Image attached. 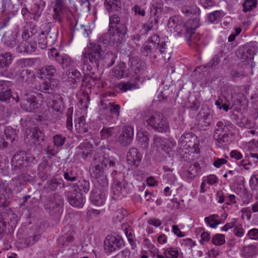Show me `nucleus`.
Segmentation results:
<instances>
[{
	"instance_id": "f257e3e1",
	"label": "nucleus",
	"mask_w": 258,
	"mask_h": 258,
	"mask_svg": "<svg viewBox=\"0 0 258 258\" xmlns=\"http://www.w3.org/2000/svg\"><path fill=\"white\" fill-rule=\"evenodd\" d=\"M142 55L156 58L161 55L165 60H169L171 57V50L167 47L165 41L158 35H153L146 41L141 48Z\"/></svg>"
},
{
	"instance_id": "f03ea898",
	"label": "nucleus",
	"mask_w": 258,
	"mask_h": 258,
	"mask_svg": "<svg viewBox=\"0 0 258 258\" xmlns=\"http://www.w3.org/2000/svg\"><path fill=\"white\" fill-rule=\"evenodd\" d=\"M128 64L130 66V73L133 72L137 76L135 77L136 81L134 83L127 82L126 83H121L119 84V88L124 92L127 90H131L139 88L137 81L140 80L139 75L142 73L145 69V63L137 57H130Z\"/></svg>"
},
{
	"instance_id": "7ed1b4c3",
	"label": "nucleus",
	"mask_w": 258,
	"mask_h": 258,
	"mask_svg": "<svg viewBox=\"0 0 258 258\" xmlns=\"http://www.w3.org/2000/svg\"><path fill=\"white\" fill-rule=\"evenodd\" d=\"M168 26L171 31L180 34L183 32L187 34L189 30L191 33L193 32L194 29L199 27L198 20L189 19L186 23H184L179 16H174L170 17L168 23Z\"/></svg>"
},
{
	"instance_id": "20e7f679",
	"label": "nucleus",
	"mask_w": 258,
	"mask_h": 258,
	"mask_svg": "<svg viewBox=\"0 0 258 258\" xmlns=\"http://www.w3.org/2000/svg\"><path fill=\"white\" fill-rule=\"evenodd\" d=\"M143 118L148 125L151 126L158 132H166L169 127L164 116L160 112H145Z\"/></svg>"
},
{
	"instance_id": "39448f33",
	"label": "nucleus",
	"mask_w": 258,
	"mask_h": 258,
	"mask_svg": "<svg viewBox=\"0 0 258 258\" xmlns=\"http://www.w3.org/2000/svg\"><path fill=\"white\" fill-rule=\"evenodd\" d=\"M225 102L221 99H219L215 102L216 105L220 109H223L227 112L235 106H239L241 101L239 99L235 98V90L232 87H227L224 94Z\"/></svg>"
},
{
	"instance_id": "423d86ee",
	"label": "nucleus",
	"mask_w": 258,
	"mask_h": 258,
	"mask_svg": "<svg viewBox=\"0 0 258 258\" xmlns=\"http://www.w3.org/2000/svg\"><path fill=\"white\" fill-rule=\"evenodd\" d=\"M104 53V52L99 43L91 44L90 46L86 49L83 53V61L85 62L89 59L91 63L98 67Z\"/></svg>"
},
{
	"instance_id": "0eeeda50",
	"label": "nucleus",
	"mask_w": 258,
	"mask_h": 258,
	"mask_svg": "<svg viewBox=\"0 0 258 258\" xmlns=\"http://www.w3.org/2000/svg\"><path fill=\"white\" fill-rule=\"evenodd\" d=\"M37 97H41V94L35 92H25L22 97L20 101L21 107L27 112H33L37 109L40 104L37 100Z\"/></svg>"
},
{
	"instance_id": "6e6552de",
	"label": "nucleus",
	"mask_w": 258,
	"mask_h": 258,
	"mask_svg": "<svg viewBox=\"0 0 258 258\" xmlns=\"http://www.w3.org/2000/svg\"><path fill=\"white\" fill-rule=\"evenodd\" d=\"M63 199L59 195H53L49 198L44 204V209L50 215L62 211Z\"/></svg>"
},
{
	"instance_id": "1a4fd4ad",
	"label": "nucleus",
	"mask_w": 258,
	"mask_h": 258,
	"mask_svg": "<svg viewBox=\"0 0 258 258\" xmlns=\"http://www.w3.org/2000/svg\"><path fill=\"white\" fill-rule=\"evenodd\" d=\"M48 57L60 64L62 68H69L73 65V62L69 55L65 54H60L55 48L50 49L48 52Z\"/></svg>"
},
{
	"instance_id": "9d476101",
	"label": "nucleus",
	"mask_w": 258,
	"mask_h": 258,
	"mask_svg": "<svg viewBox=\"0 0 258 258\" xmlns=\"http://www.w3.org/2000/svg\"><path fill=\"white\" fill-rule=\"evenodd\" d=\"M123 244V241L119 236L107 235L104 241V248L106 253H111Z\"/></svg>"
},
{
	"instance_id": "9b49d317",
	"label": "nucleus",
	"mask_w": 258,
	"mask_h": 258,
	"mask_svg": "<svg viewBox=\"0 0 258 258\" xmlns=\"http://www.w3.org/2000/svg\"><path fill=\"white\" fill-rule=\"evenodd\" d=\"M16 186L15 183L11 182L5 185L0 180V207H3L5 205L4 201L1 203V200L3 199L10 198L14 191L17 192L19 191Z\"/></svg>"
},
{
	"instance_id": "f8f14e48",
	"label": "nucleus",
	"mask_w": 258,
	"mask_h": 258,
	"mask_svg": "<svg viewBox=\"0 0 258 258\" xmlns=\"http://www.w3.org/2000/svg\"><path fill=\"white\" fill-rule=\"evenodd\" d=\"M35 160V158L30 154H27L24 151H17L13 156L12 160L13 165H15V168H19L21 166H23L26 162H31Z\"/></svg>"
},
{
	"instance_id": "ddd939ff",
	"label": "nucleus",
	"mask_w": 258,
	"mask_h": 258,
	"mask_svg": "<svg viewBox=\"0 0 258 258\" xmlns=\"http://www.w3.org/2000/svg\"><path fill=\"white\" fill-rule=\"evenodd\" d=\"M67 197L70 204L73 207L82 208L85 203L82 194L76 189L67 192Z\"/></svg>"
},
{
	"instance_id": "4468645a",
	"label": "nucleus",
	"mask_w": 258,
	"mask_h": 258,
	"mask_svg": "<svg viewBox=\"0 0 258 258\" xmlns=\"http://www.w3.org/2000/svg\"><path fill=\"white\" fill-rule=\"evenodd\" d=\"M127 33V27L125 24H121L120 26H117L115 32L110 36V42L115 44L117 46L125 40Z\"/></svg>"
},
{
	"instance_id": "2eb2a0df",
	"label": "nucleus",
	"mask_w": 258,
	"mask_h": 258,
	"mask_svg": "<svg viewBox=\"0 0 258 258\" xmlns=\"http://www.w3.org/2000/svg\"><path fill=\"white\" fill-rule=\"evenodd\" d=\"M94 156L96 158H99L100 163L104 167L105 169L115 168L116 165H118L117 159L113 156L105 154L102 152L97 153Z\"/></svg>"
},
{
	"instance_id": "dca6fc26",
	"label": "nucleus",
	"mask_w": 258,
	"mask_h": 258,
	"mask_svg": "<svg viewBox=\"0 0 258 258\" xmlns=\"http://www.w3.org/2000/svg\"><path fill=\"white\" fill-rule=\"evenodd\" d=\"M234 125L231 122L223 119L217 122L214 133L229 135L234 130Z\"/></svg>"
},
{
	"instance_id": "f3484780",
	"label": "nucleus",
	"mask_w": 258,
	"mask_h": 258,
	"mask_svg": "<svg viewBox=\"0 0 258 258\" xmlns=\"http://www.w3.org/2000/svg\"><path fill=\"white\" fill-rule=\"evenodd\" d=\"M134 138V128L131 126H126L122 128L121 133L118 137V141L123 146L131 144Z\"/></svg>"
},
{
	"instance_id": "a211bd4d",
	"label": "nucleus",
	"mask_w": 258,
	"mask_h": 258,
	"mask_svg": "<svg viewBox=\"0 0 258 258\" xmlns=\"http://www.w3.org/2000/svg\"><path fill=\"white\" fill-rule=\"evenodd\" d=\"M142 158V154L136 148H131L127 153V162L132 167L133 166H134V168L137 167L139 165Z\"/></svg>"
},
{
	"instance_id": "6ab92c4d",
	"label": "nucleus",
	"mask_w": 258,
	"mask_h": 258,
	"mask_svg": "<svg viewBox=\"0 0 258 258\" xmlns=\"http://www.w3.org/2000/svg\"><path fill=\"white\" fill-rule=\"evenodd\" d=\"M106 193V190L95 187L93 189L90 197L91 202L96 206H99L103 205L105 202Z\"/></svg>"
},
{
	"instance_id": "aec40b11",
	"label": "nucleus",
	"mask_w": 258,
	"mask_h": 258,
	"mask_svg": "<svg viewBox=\"0 0 258 258\" xmlns=\"http://www.w3.org/2000/svg\"><path fill=\"white\" fill-rule=\"evenodd\" d=\"M37 48L36 41H27L22 40L16 48V51L18 53H31L34 52Z\"/></svg>"
},
{
	"instance_id": "412c9836",
	"label": "nucleus",
	"mask_w": 258,
	"mask_h": 258,
	"mask_svg": "<svg viewBox=\"0 0 258 258\" xmlns=\"http://www.w3.org/2000/svg\"><path fill=\"white\" fill-rule=\"evenodd\" d=\"M197 137L192 133H185L180 137L179 144L183 149L193 147L195 145Z\"/></svg>"
},
{
	"instance_id": "4be33fe9",
	"label": "nucleus",
	"mask_w": 258,
	"mask_h": 258,
	"mask_svg": "<svg viewBox=\"0 0 258 258\" xmlns=\"http://www.w3.org/2000/svg\"><path fill=\"white\" fill-rule=\"evenodd\" d=\"M104 167L100 163L99 158L94 156L90 169V174L93 178H97L104 174Z\"/></svg>"
},
{
	"instance_id": "5701e85b",
	"label": "nucleus",
	"mask_w": 258,
	"mask_h": 258,
	"mask_svg": "<svg viewBox=\"0 0 258 258\" xmlns=\"http://www.w3.org/2000/svg\"><path fill=\"white\" fill-rule=\"evenodd\" d=\"M29 140V144L33 145L35 147L39 145L44 140L43 134L41 131L37 128H34L30 131V133L27 135Z\"/></svg>"
},
{
	"instance_id": "b1692460",
	"label": "nucleus",
	"mask_w": 258,
	"mask_h": 258,
	"mask_svg": "<svg viewBox=\"0 0 258 258\" xmlns=\"http://www.w3.org/2000/svg\"><path fill=\"white\" fill-rule=\"evenodd\" d=\"M195 29H194L193 32L192 33H191V31L189 30L188 31H187V34L185 33V34L186 38H187L188 36L189 37V39L188 40L189 41V45L196 51H199L201 50L202 43L200 40V35L195 33Z\"/></svg>"
},
{
	"instance_id": "393cba45",
	"label": "nucleus",
	"mask_w": 258,
	"mask_h": 258,
	"mask_svg": "<svg viewBox=\"0 0 258 258\" xmlns=\"http://www.w3.org/2000/svg\"><path fill=\"white\" fill-rule=\"evenodd\" d=\"M19 33V30L16 29L13 31H8L6 32L3 36V41L7 46L13 48L17 44H19L17 40V37Z\"/></svg>"
},
{
	"instance_id": "a878e982",
	"label": "nucleus",
	"mask_w": 258,
	"mask_h": 258,
	"mask_svg": "<svg viewBox=\"0 0 258 258\" xmlns=\"http://www.w3.org/2000/svg\"><path fill=\"white\" fill-rule=\"evenodd\" d=\"M66 0H55V6L53 8L54 14L53 15V19L55 21L61 23L62 21V15L65 9Z\"/></svg>"
},
{
	"instance_id": "bb28decb",
	"label": "nucleus",
	"mask_w": 258,
	"mask_h": 258,
	"mask_svg": "<svg viewBox=\"0 0 258 258\" xmlns=\"http://www.w3.org/2000/svg\"><path fill=\"white\" fill-rule=\"evenodd\" d=\"M9 81L0 80V100L7 102L12 96Z\"/></svg>"
},
{
	"instance_id": "cd10ccee",
	"label": "nucleus",
	"mask_w": 258,
	"mask_h": 258,
	"mask_svg": "<svg viewBox=\"0 0 258 258\" xmlns=\"http://www.w3.org/2000/svg\"><path fill=\"white\" fill-rule=\"evenodd\" d=\"M130 74V69L126 68L124 62H120L112 69V75L117 79L127 77Z\"/></svg>"
},
{
	"instance_id": "c85d7f7f",
	"label": "nucleus",
	"mask_w": 258,
	"mask_h": 258,
	"mask_svg": "<svg viewBox=\"0 0 258 258\" xmlns=\"http://www.w3.org/2000/svg\"><path fill=\"white\" fill-rule=\"evenodd\" d=\"M37 73L41 79L46 78L50 80L52 77L56 76L57 71L54 66L46 65L40 69Z\"/></svg>"
},
{
	"instance_id": "c756f323",
	"label": "nucleus",
	"mask_w": 258,
	"mask_h": 258,
	"mask_svg": "<svg viewBox=\"0 0 258 258\" xmlns=\"http://www.w3.org/2000/svg\"><path fill=\"white\" fill-rule=\"evenodd\" d=\"M258 254V243L243 246L241 255L245 258H253Z\"/></svg>"
},
{
	"instance_id": "7c9ffc66",
	"label": "nucleus",
	"mask_w": 258,
	"mask_h": 258,
	"mask_svg": "<svg viewBox=\"0 0 258 258\" xmlns=\"http://www.w3.org/2000/svg\"><path fill=\"white\" fill-rule=\"evenodd\" d=\"M200 170V164L195 162L184 169L182 172V176L187 179H192L198 175Z\"/></svg>"
},
{
	"instance_id": "2f4dec72",
	"label": "nucleus",
	"mask_w": 258,
	"mask_h": 258,
	"mask_svg": "<svg viewBox=\"0 0 258 258\" xmlns=\"http://www.w3.org/2000/svg\"><path fill=\"white\" fill-rule=\"evenodd\" d=\"M66 75L67 77L66 81L70 83L72 87L76 88L77 82L81 78L80 72L76 69H71L66 72Z\"/></svg>"
},
{
	"instance_id": "473e14b6",
	"label": "nucleus",
	"mask_w": 258,
	"mask_h": 258,
	"mask_svg": "<svg viewBox=\"0 0 258 258\" xmlns=\"http://www.w3.org/2000/svg\"><path fill=\"white\" fill-rule=\"evenodd\" d=\"M13 61L12 54L9 52L0 54V72L4 75L3 72L6 71Z\"/></svg>"
},
{
	"instance_id": "72a5a7b5",
	"label": "nucleus",
	"mask_w": 258,
	"mask_h": 258,
	"mask_svg": "<svg viewBox=\"0 0 258 258\" xmlns=\"http://www.w3.org/2000/svg\"><path fill=\"white\" fill-rule=\"evenodd\" d=\"M58 81L53 79L43 82L39 86V90L44 93L52 94L57 87Z\"/></svg>"
},
{
	"instance_id": "f704fd0d",
	"label": "nucleus",
	"mask_w": 258,
	"mask_h": 258,
	"mask_svg": "<svg viewBox=\"0 0 258 258\" xmlns=\"http://www.w3.org/2000/svg\"><path fill=\"white\" fill-rule=\"evenodd\" d=\"M36 76L35 73L28 69L22 70L19 74V80L26 84H31L33 83Z\"/></svg>"
},
{
	"instance_id": "c9c22d12",
	"label": "nucleus",
	"mask_w": 258,
	"mask_h": 258,
	"mask_svg": "<svg viewBox=\"0 0 258 258\" xmlns=\"http://www.w3.org/2000/svg\"><path fill=\"white\" fill-rule=\"evenodd\" d=\"M50 168L51 167L46 160H43L40 163L38 167V175L41 180H44L46 179L47 176L50 174Z\"/></svg>"
},
{
	"instance_id": "e433bc0d",
	"label": "nucleus",
	"mask_w": 258,
	"mask_h": 258,
	"mask_svg": "<svg viewBox=\"0 0 258 258\" xmlns=\"http://www.w3.org/2000/svg\"><path fill=\"white\" fill-rule=\"evenodd\" d=\"M149 134L146 131H139L137 135L139 145L144 150H147L149 144Z\"/></svg>"
},
{
	"instance_id": "4c0bfd02",
	"label": "nucleus",
	"mask_w": 258,
	"mask_h": 258,
	"mask_svg": "<svg viewBox=\"0 0 258 258\" xmlns=\"http://www.w3.org/2000/svg\"><path fill=\"white\" fill-rule=\"evenodd\" d=\"M64 231L66 232L58 239V243L62 246L67 245V242H72L74 240L75 232L71 227H66Z\"/></svg>"
},
{
	"instance_id": "58836bf2",
	"label": "nucleus",
	"mask_w": 258,
	"mask_h": 258,
	"mask_svg": "<svg viewBox=\"0 0 258 258\" xmlns=\"http://www.w3.org/2000/svg\"><path fill=\"white\" fill-rule=\"evenodd\" d=\"M75 126L78 132L80 134L87 132L89 130V125L86 123L84 116H81L75 119Z\"/></svg>"
},
{
	"instance_id": "ea45409f",
	"label": "nucleus",
	"mask_w": 258,
	"mask_h": 258,
	"mask_svg": "<svg viewBox=\"0 0 258 258\" xmlns=\"http://www.w3.org/2000/svg\"><path fill=\"white\" fill-rule=\"evenodd\" d=\"M101 106L104 109L108 110L110 114L118 117L119 115L120 106L118 104H115L114 102L105 103L103 101L101 102Z\"/></svg>"
},
{
	"instance_id": "a19ab883",
	"label": "nucleus",
	"mask_w": 258,
	"mask_h": 258,
	"mask_svg": "<svg viewBox=\"0 0 258 258\" xmlns=\"http://www.w3.org/2000/svg\"><path fill=\"white\" fill-rule=\"evenodd\" d=\"M104 6L108 12L119 11L121 9V4L119 0H105Z\"/></svg>"
},
{
	"instance_id": "79ce46f5",
	"label": "nucleus",
	"mask_w": 258,
	"mask_h": 258,
	"mask_svg": "<svg viewBox=\"0 0 258 258\" xmlns=\"http://www.w3.org/2000/svg\"><path fill=\"white\" fill-rule=\"evenodd\" d=\"M78 148L80 150L79 154L86 158L91 155L93 147L90 143L85 142L80 144Z\"/></svg>"
},
{
	"instance_id": "37998d69",
	"label": "nucleus",
	"mask_w": 258,
	"mask_h": 258,
	"mask_svg": "<svg viewBox=\"0 0 258 258\" xmlns=\"http://www.w3.org/2000/svg\"><path fill=\"white\" fill-rule=\"evenodd\" d=\"M112 190L115 195L118 196L122 191L123 189H124L127 186V182L122 180V181H119L117 178H114L113 181Z\"/></svg>"
},
{
	"instance_id": "c03bdc74",
	"label": "nucleus",
	"mask_w": 258,
	"mask_h": 258,
	"mask_svg": "<svg viewBox=\"0 0 258 258\" xmlns=\"http://www.w3.org/2000/svg\"><path fill=\"white\" fill-rule=\"evenodd\" d=\"M63 186V181L60 178H52L47 181V187L51 190H57Z\"/></svg>"
},
{
	"instance_id": "a18cd8bd",
	"label": "nucleus",
	"mask_w": 258,
	"mask_h": 258,
	"mask_svg": "<svg viewBox=\"0 0 258 258\" xmlns=\"http://www.w3.org/2000/svg\"><path fill=\"white\" fill-rule=\"evenodd\" d=\"M166 139H163L157 136H155L151 145L152 148L165 150L166 146Z\"/></svg>"
},
{
	"instance_id": "49530a36",
	"label": "nucleus",
	"mask_w": 258,
	"mask_h": 258,
	"mask_svg": "<svg viewBox=\"0 0 258 258\" xmlns=\"http://www.w3.org/2000/svg\"><path fill=\"white\" fill-rule=\"evenodd\" d=\"M213 137L216 141V145L219 148H223L225 145H226L229 138V135L217 134L214 133Z\"/></svg>"
},
{
	"instance_id": "de8ad7c7",
	"label": "nucleus",
	"mask_w": 258,
	"mask_h": 258,
	"mask_svg": "<svg viewBox=\"0 0 258 258\" xmlns=\"http://www.w3.org/2000/svg\"><path fill=\"white\" fill-rule=\"evenodd\" d=\"M163 11V4L160 3H157L153 4L151 7V16L150 17H156L157 19L160 18L162 13Z\"/></svg>"
},
{
	"instance_id": "09e8293b",
	"label": "nucleus",
	"mask_w": 258,
	"mask_h": 258,
	"mask_svg": "<svg viewBox=\"0 0 258 258\" xmlns=\"http://www.w3.org/2000/svg\"><path fill=\"white\" fill-rule=\"evenodd\" d=\"M158 23V20L156 17H150L149 20L146 23L142 25V28L145 34L153 29L154 27L156 26Z\"/></svg>"
},
{
	"instance_id": "8fccbe9b",
	"label": "nucleus",
	"mask_w": 258,
	"mask_h": 258,
	"mask_svg": "<svg viewBox=\"0 0 258 258\" xmlns=\"http://www.w3.org/2000/svg\"><path fill=\"white\" fill-rule=\"evenodd\" d=\"M48 111L54 117H57L61 113L60 102L56 100H53L48 108Z\"/></svg>"
},
{
	"instance_id": "3c124183",
	"label": "nucleus",
	"mask_w": 258,
	"mask_h": 258,
	"mask_svg": "<svg viewBox=\"0 0 258 258\" xmlns=\"http://www.w3.org/2000/svg\"><path fill=\"white\" fill-rule=\"evenodd\" d=\"M104 62L107 64V67H110L115 63L117 58V55L112 52H107L104 57H103Z\"/></svg>"
},
{
	"instance_id": "603ef678",
	"label": "nucleus",
	"mask_w": 258,
	"mask_h": 258,
	"mask_svg": "<svg viewBox=\"0 0 258 258\" xmlns=\"http://www.w3.org/2000/svg\"><path fill=\"white\" fill-rule=\"evenodd\" d=\"M254 49V48L251 47L245 51L243 52L241 55V59L243 60L247 61L248 64L249 63V61L252 62V60L253 59L254 55L255 54Z\"/></svg>"
},
{
	"instance_id": "864d4df0",
	"label": "nucleus",
	"mask_w": 258,
	"mask_h": 258,
	"mask_svg": "<svg viewBox=\"0 0 258 258\" xmlns=\"http://www.w3.org/2000/svg\"><path fill=\"white\" fill-rule=\"evenodd\" d=\"M78 174L74 168L68 169L63 174V177L68 181H74L77 180Z\"/></svg>"
},
{
	"instance_id": "5fc2aeb1",
	"label": "nucleus",
	"mask_w": 258,
	"mask_h": 258,
	"mask_svg": "<svg viewBox=\"0 0 258 258\" xmlns=\"http://www.w3.org/2000/svg\"><path fill=\"white\" fill-rule=\"evenodd\" d=\"M97 179V181L95 183V187L99 188L101 187V189H104L107 187L108 185V181L107 177L105 175H102L97 178H95Z\"/></svg>"
},
{
	"instance_id": "6e6d98bb",
	"label": "nucleus",
	"mask_w": 258,
	"mask_h": 258,
	"mask_svg": "<svg viewBox=\"0 0 258 258\" xmlns=\"http://www.w3.org/2000/svg\"><path fill=\"white\" fill-rule=\"evenodd\" d=\"M182 12L187 16L191 15L198 16L200 13V9L196 6L187 7L184 6L182 9Z\"/></svg>"
},
{
	"instance_id": "4d7b16f0",
	"label": "nucleus",
	"mask_w": 258,
	"mask_h": 258,
	"mask_svg": "<svg viewBox=\"0 0 258 258\" xmlns=\"http://www.w3.org/2000/svg\"><path fill=\"white\" fill-rule=\"evenodd\" d=\"M90 102V97L87 93L83 92L79 99L78 104L81 109L87 108Z\"/></svg>"
},
{
	"instance_id": "13d9d810",
	"label": "nucleus",
	"mask_w": 258,
	"mask_h": 258,
	"mask_svg": "<svg viewBox=\"0 0 258 258\" xmlns=\"http://www.w3.org/2000/svg\"><path fill=\"white\" fill-rule=\"evenodd\" d=\"M43 8H41L40 5L34 3L31 8V13L33 15V19L37 20L41 15Z\"/></svg>"
},
{
	"instance_id": "bf43d9fd",
	"label": "nucleus",
	"mask_w": 258,
	"mask_h": 258,
	"mask_svg": "<svg viewBox=\"0 0 258 258\" xmlns=\"http://www.w3.org/2000/svg\"><path fill=\"white\" fill-rule=\"evenodd\" d=\"M121 24H125L122 21H120V18L117 15H113L109 17V26L110 28L120 26Z\"/></svg>"
},
{
	"instance_id": "052dcab7",
	"label": "nucleus",
	"mask_w": 258,
	"mask_h": 258,
	"mask_svg": "<svg viewBox=\"0 0 258 258\" xmlns=\"http://www.w3.org/2000/svg\"><path fill=\"white\" fill-rule=\"evenodd\" d=\"M48 31H43V33L45 36V38L48 43L49 46L53 44L56 39V36L55 33L51 32L50 27L48 28Z\"/></svg>"
},
{
	"instance_id": "680f3d73",
	"label": "nucleus",
	"mask_w": 258,
	"mask_h": 258,
	"mask_svg": "<svg viewBox=\"0 0 258 258\" xmlns=\"http://www.w3.org/2000/svg\"><path fill=\"white\" fill-rule=\"evenodd\" d=\"M77 186L80 192L86 193L90 189V182L86 180H79L77 183Z\"/></svg>"
},
{
	"instance_id": "e2e57ef3",
	"label": "nucleus",
	"mask_w": 258,
	"mask_h": 258,
	"mask_svg": "<svg viewBox=\"0 0 258 258\" xmlns=\"http://www.w3.org/2000/svg\"><path fill=\"white\" fill-rule=\"evenodd\" d=\"M257 5V0H245L243 4V9L244 12L253 10Z\"/></svg>"
},
{
	"instance_id": "0e129e2a",
	"label": "nucleus",
	"mask_w": 258,
	"mask_h": 258,
	"mask_svg": "<svg viewBox=\"0 0 258 258\" xmlns=\"http://www.w3.org/2000/svg\"><path fill=\"white\" fill-rule=\"evenodd\" d=\"M222 52L215 55L212 59L206 65L205 67H210L212 69H215L219 64L220 62V58L222 57Z\"/></svg>"
},
{
	"instance_id": "69168bd1",
	"label": "nucleus",
	"mask_w": 258,
	"mask_h": 258,
	"mask_svg": "<svg viewBox=\"0 0 258 258\" xmlns=\"http://www.w3.org/2000/svg\"><path fill=\"white\" fill-rule=\"evenodd\" d=\"M114 127H103L100 132V135L102 139H108L115 133Z\"/></svg>"
},
{
	"instance_id": "338daca9",
	"label": "nucleus",
	"mask_w": 258,
	"mask_h": 258,
	"mask_svg": "<svg viewBox=\"0 0 258 258\" xmlns=\"http://www.w3.org/2000/svg\"><path fill=\"white\" fill-rule=\"evenodd\" d=\"M36 32V27L34 25H32V28L30 30H25L22 34V40H27L29 38L31 37Z\"/></svg>"
},
{
	"instance_id": "774afa93",
	"label": "nucleus",
	"mask_w": 258,
	"mask_h": 258,
	"mask_svg": "<svg viewBox=\"0 0 258 258\" xmlns=\"http://www.w3.org/2000/svg\"><path fill=\"white\" fill-rule=\"evenodd\" d=\"M178 254V250L173 247L167 248L164 251V255L167 258H177Z\"/></svg>"
}]
</instances>
